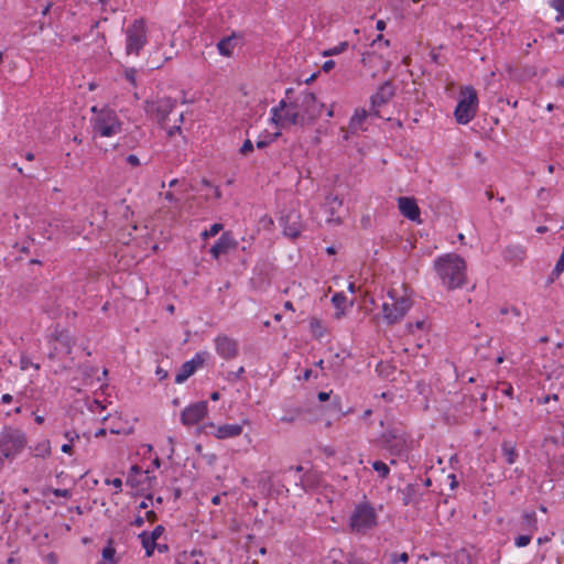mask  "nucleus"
Returning <instances> with one entry per match:
<instances>
[{"label": "nucleus", "mask_w": 564, "mask_h": 564, "mask_svg": "<svg viewBox=\"0 0 564 564\" xmlns=\"http://www.w3.org/2000/svg\"><path fill=\"white\" fill-rule=\"evenodd\" d=\"M34 456L45 458L51 455L50 441L44 440L33 448Z\"/></svg>", "instance_id": "nucleus-24"}, {"label": "nucleus", "mask_w": 564, "mask_h": 564, "mask_svg": "<svg viewBox=\"0 0 564 564\" xmlns=\"http://www.w3.org/2000/svg\"><path fill=\"white\" fill-rule=\"evenodd\" d=\"M501 449H502L503 456L506 457V462L509 465L514 464L516 459L518 457L514 446L510 442H503L501 445Z\"/></svg>", "instance_id": "nucleus-22"}, {"label": "nucleus", "mask_w": 564, "mask_h": 564, "mask_svg": "<svg viewBox=\"0 0 564 564\" xmlns=\"http://www.w3.org/2000/svg\"><path fill=\"white\" fill-rule=\"evenodd\" d=\"M106 484H111L115 486L118 490H121L122 487V480L120 478H113L112 480L106 479Z\"/></svg>", "instance_id": "nucleus-41"}, {"label": "nucleus", "mask_w": 564, "mask_h": 564, "mask_svg": "<svg viewBox=\"0 0 564 564\" xmlns=\"http://www.w3.org/2000/svg\"><path fill=\"white\" fill-rule=\"evenodd\" d=\"M73 449V443H67L62 446V452L66 454H70Z\"/></svg>", "instance_id": "nucleus-46"}, {"label": "nucleus", "mask_w": 564, "mask_h": 564, "mask_svg": "<svg viewBox=\"0 0 564 564\" xmlns=\"http://www.w3.org/2000/svg\"><path fill=\"white\" fill-rule=\"evenodd\" d=\"M207 414V402L200 401L185 408L181 415L184 425L191 426L199 423Z\"/></svg>", "instance_id": "nucleus-11"}, {"label": "nucleus", "mask_w": 564, "mask_h": 564, "mask_svg": "<svg viewBox=\"0 0 564 564\" xmlns=\"http://www.w3.org/2000/svg\"><path fill=\"white\" fill-rule=\"evenodd\" d=\"M550 541V538L549 536H544V538H539L538 539V544H543V543H546Z\"/></svg>", "instance_id": "nucleus-62"}, {"label": "nucleus", "mask_w": 564, "mask_h": 564, "mask_svg": "<svg viewBox=\"0 0 564 564\" xmlns=\"http://www.w3.org/2000/svg\"><path fill=\"white\" fill-rule=\"evenodd\" d=\"M241 433L242 426L240 424H224L218 426L215 435L217 438L224 440L239 436Z\"/></svg>", "instance_id": "nucleus-18"}, {"label": "nucleus", "mask_w": 564, "mask_h": 564, "mask_svg": "<svg viewBox=\"0 0 564 564\" xmlns=\"http://www.w3.org/2000/svg\"><path fill=\"white\" fill-rule=\"evenodd\" d=\"M536 231H538V232H540V234H544V232H546V231H547V227H545V226H540V227H538V228H536Z\"/></svg>", "instance_id": "nucleus-63"}, {"label": "nucleus", "mask_w": 564, "mask_h": 564, "mask_svg": "<svg viewBox=\"0 0 564 564\" xmlns=\"http://www.w3.org/2000/svg\"><path fill=\"white\" fill-rule=\"evenodd\" d=\"M223 229V225L221 224H214L212 225V227L209 228V230L205 231L203 235L204 237H214L216 236L220 230Z\"/></svg>", "instance_id": "nucleus-36"}, {"label": "nucleus", "mask_w": 564, "mask_h": 564, "mask_svg": "<svg viewBox=\"0 0 564 564\" xmlns=\"http://www.w3.org/2000/svg\"><path fill=\"white\" fill-rule=\"evenodd\" d=\"M143 523H144V520H143V518H142V517H137V518H135V520H134V524H135L137 527H142V525H143Z\"/></svg>", "instance_id": "nucleus-60"}, {"label": "nucleus", "mask_w": 564, "mask_h": 564, "mask_svg": "<svg viewBox=\"0 0 564 564\" xmlns=\"http://www.w3.org/2000/svg\"><path fill=\"white\" fill-rule=\"evenodd\" d=\"M271 121L275 126L284 127L285 124H293L304 127L296 101L288 104L282 99L276 107L271 109Z\"/></svg>", "instance_id": "nucleus-10"}, {"label": "nucleus", "mask_w": 564, "mask_h": 564, "mask_svg": "<svg viewBox=\"0 0 564 564\" xmlns=\"http://www.w3.org/2000/svg\"><path fill=\"white\" fill-rule=\"evenodd\" d=\"M341 199H339V197L336 195H328L326 197V205L329 207L332 212H334L336 207L341 206Z\"/></svg>", "instance_id": "nucleus-29"}, {"label": "nucleus", "mask_w": 564, "mask_h": 564, "mask_svg": "<svg viewBox=\"0 0 564 564\" xmlns=\"http://www.w3.org/2000/svg\"><path fill=\"white\" fill-rule=\"evenodd\" d=\"M372 468L379 474V477L382 479H386L390 474L389 466L381 460L373 462Z\"/></svg>", "instance_id": "nucleus-25"}, {"label": "nucleus", "mask_w": 564, "mask_h": 564, "mask_svg": "<svg viewBox=\"0 0 564 564\" xmlns=\"http://www.w3.org/2000/svg\"><path fill=\"white\" fill-rule=\"evenodd\" d=\"M53 495L58 498H70L72 494L68 489L56 488L53 489Z\"/></svg>", "instance_id": "nucleus-38"}, {"label": "nucleus", "mask_w": 564, "mask_h": 564, "mask_svg": "<svg viewBox=\"0 0 564 564\" xmlns=\"http://www.w3.org/2000/svg\"><path fill=\"white\" fill-rule=\"evenodd\" d=\"M93 130L100 137L109 138L121 132V122L113 110L104 108L94 118Z\"/></svg>", "instance_id": "nucleus-6"}, {"label": "nucleus", "mask_w": 564, "mask_h": 564, "mask_svg": "<svg viewBox=\"0 0 564 564\" xmlns=\"http://www.w3.org/2000/svg\"><path fill=\"white\" fill-rule=\"evenodd\" d=\"M352 532L365 534L367 531L377 525V514L372 506L368 502L358 503L349 522Z\"/></svg>", "instance_id": "nucleus-5"}, {"label": "nucleus", "mask_w": 564, "mask_h": 564, "mask_svg": "<svg viewBox=\"0 0 564 564\" xmlns=\"http://www.w3.org/2000/svg\"><path fill=\"white\" fill-rule=\"evenodd\" d=\"M551 6L560 13V15L556 17V21L564 18V0H551Z\"/></svg>", "instance_id": "nucleus-30"}, {"label": "nucleus", "mask_w": 564, "mask_h": 564, "mask_svg": "<svg viewBox=\"0 0 564 564\" xmlns=\"http://www.w3.org/2000/svg\"><path fill=\"white\" fill-rule=\"evenodd\" d=\"M524 520L527 521L528 525L532 529H536V516L535 512H527L523 516Z\"/></svg>", "instance_id": "nucleus-34"}, {"label": "nucleus", "mask_w": 564, "mask_h": 564, "mask_svg": "<svg viewBox=\"0 0 564 564\" xmlns=\"http://www.w3.org/2000/svg\"><path fill=\"white\" fill-rule=\"evenodd\" d=\"M213 191H214V196H215V198H217V199H218V198H220V197H221V192H220V189H219V187H218V186H213Z\"/></svg>", "instance_id": "nucleus-55"}, {"label": "nucleus", "mask_w": 564, "mask_h": 564, "mask_svg": "<svg viewBox=\"0 0 564 564\" xmlns=\"http://www.w3.org/2000/svg\"><path fill=\"white\" fill-rule=\"evenodd\" d=\"M268 144H269V142H268V141L260 140V141H258V142H257V148H258V149H263V148H265Z\"/></svg>", "instance_id": "nucleus-58"}, {"label": "nucleus", "mask_w": 564, "mask_h": 564, "mask_svg": "<svg viewBox=\"0 0 564 564\" xmlns=\"http://www.w3.org/2000/svg\"><path fill=\"white\" fill-rule=\"evenodd\" d=\"M531 542L530 535H519L516 538L514 543L518 547H524Z\"/></svg>", "instance_id": "nucleus-35"}, {"label": "nucleus", "mask_w": 564, "mask_h": 564, "mask_svg": "<svg viewBox=\"0 0 564 564\" xmlns=\"http://www.w3.org/2000/svg\"><path fill=\"white\" fill-rule=\"evenodd\" d=\"M151 501H152V496L151 495L147 496V498L140 502L139 509H148Z\"/></svg>", "instance_id": "nucleus-43"}, {"label": "nucleus", "mask_w": 564, "mask_h": 564, "mask_svg": "<svg viewBox=\"0 0 564 564\" xmlns=\"http://www.w3.org/2000/svg\"><path fill=\"white\" fill-rule=\"evenodd\" d=\"M317 398L322 402L327 401L329 399V393L322 391L317 394Z\"/></svg>", "instance_id": "nucleus-48"}, {"label": "nucleus", "mask_w": 564, "mask_h": 564, "mask_svg": "<svg viewBox=\"0 0 564 564\" xmlns=\"http://www.w3.org/2000/svg\"><path fill=\"white\" fill-rule=\"evenodd\" d=\"M235 46H236L235 36H227V37L223 39L217 44L219 54H221L223 56H227V57L232 55Z\"/></svg>", "instance_id": "nucleus-21"}, {"label": "nucleus", "mask_w": 564, "mask_h": 564, "mask_svg": "<svg viewBox=\"0 0 564 564\" xmlns=\"http://www.w3.org/2000/svg\"><path fill=\"white\" fill-rule=\"evenodd\" d=\"M557 399H558L557 394L546 395L545 398H543V400L541 401V403L545 404V403H547L550 400H554V401H556Z\"/></svg>", "instance_id": "nucleus-52"}, {"label": "nucleus", "mask_w": 564, "mask_h": 564, "mask_svg": "<svg viewBox=\"0 0 564 564\" xmlns=\"http://www.w3.org/2000/svg\"><path fill=\"white\" fill-rule=\"evenodd\" d=\"M47 561L50 564H56L57 563V556L55 553H50L47 555Z\"/></svg>", "instance_id": "nucleus-51"}, {"label": "nucleus", "mask_w": 564, "mask_h": 564, "mask_svg": "<svg viewBox=\"0 0 564 564\" xmlns=\"http://www.w3.org/2000/svg\"><path fill=\"white\" fill-rule=\"evenodd\" d=\"M26 445L25 434L17 429H4L0 432V452L6 458H13Z\"/></svg>", "instance_id": "nucleus-8"}, {"label": "nucleus", "mask_w": 564, "mask_h": 564, "mask_svg": "<svg viewBox=\"0 0 564 564\" xmlns=\"http://www.w3.org/2000/svg\"><path fill=\"white\" fill-rule=\"evenodd\" d=\"M377 30L383 31L386 29V22L383 20H378L376 24Z\"/></svg>", "instance_id": "nucleus-54"}, {"label": "nucleus", "mask_w": 564, "mask_h": 564, "mask_svg": "<svg viewBox=\"0 0 564 564\" xmlns=\"http://www.w3.org/2000/svg\"><path fill=\"white\" fill-rule=\"evenodd\" d=\"M383 442L389 446V448L393 449L395 453L400 454L405 448V440L402 436H398L392 432L384 433L382 435Z\"/></svg>", "instance_id": "nucleus-19"}, {"label": "nucleus", "mask_w": 564, "mask_h": 564, "mask_svg": "<svg viewBox=\"0 0 564 564\" xmlns=\"http://www.w3.org/2000/svg\"><path fill=\"white\" fill-rule=\"evenodd\" d=\"M394 86L390 80H387L371 96V109L376 116H379L378 108L386 105L394 96Z\"/></svg>", "instance_id": "nucleus-12"}, {"label": "nucleus", "mask_w": 564, "mask_h": 564, "mask_svg": "<svg viewBox=\"0 0 564 564\" xmlns=\"http://www.w3.org/2000/svg\"><path fill=\"white\" fill-rule=\"evenodd\" d=\"M161 196H163V198L170 203H173V204H178L180 199L174 195L173 192H165V193H160Z\"/></svg>", "instance_id": "nucleus-39"}, {"label": "nucleus", "mask_w": 564, "mask_h": 564, "mask_svg": "<svg viewBox=\"0 0 564 564\" xmlns=\"http://www.w3.org/2000/svg\"><path fill=\"white\" fill-rule=\"evenodd\" d=\"M215 346L217 354L224 359H232L238 355L237 340L226 335L217 336L215 338Z\"/></svg>", "instance_id": "nucleus-13"}, {"label": "nucleus", "mask_w": 564, "mask_h": 564, "mask_svg": "<svg viewBox=\"0 0 564 564\" xmlns=\"http://www.w3.org/2000/svg\"><path fill=\"white\" fill-rule=\"evenodd\" d=\"M20 367L22 370H26L30 367H33L35 370L40 369L39 364H34L29 356L22 355L20 358Z\"/></svg>", "instance_id": "nucleus-27"}, {"label": "nucleus", "mask_w": 564, "mask_h": 564, "mask_svg": "<svg viewBox=\"0 0 564 564\" xmlns=\"http://www.w3.org/2000/svg\"><path fill=\"white\" fill-rule=\"evenodd\" d=\"M220 500H221L220 495H216V496H214V497L212 498V502H213V505H215V506H218V505L220 503Z\"/></svg>", "instance_id": "nucleus-56"}, {"label": "nucleus", "mask_w": 564, "mask_h": 564, "mask_svg": "<svg viewBox=\"0 0 564 564\" xmlns=\"http://www.w3.org/2000/svg\"><path fill=\"white\" fill-rule=\"evenodd\" d=\"M124 78L133 86H137V70L134 68H127L124 70Z\"/></svg>", "instance_id": "nucleus-32"}, {"label": "nucleus", "mask_w": 564, "mask_h": 564, "mask_svg": "<svg viewBox=\"0 0 564 564\" xmlns=\"http://www.w3.org/2000/svg\"><path fill=\"white\" fill-rule=\"evenodd\" d=\"M107 433L106 429H99L96 433H95V437H102L105 436Z\"/></svg>", "instance_id": "nucleus-57"}, {"label": "nucleus", "mask_w": 564, "mask_h": 564, "mask_svg": "<svg viewBox=\"0 0 564 564\" xmlns=\"http://www.w3.org/2000/svg\"><path fill=\"white\" fill-rule=\"evenodd\" d=\"M412 306L410 297L399 296L395 290L388 291V299L382 304V315L387 324L399 323Z\"/></svg>", "instance_id": "nucleus-3"}, {"label": "nucleus", "mask_w": 564, "mask_h": 564, "mask_svg": "<svg viewBox=\"0 0 564 564\" xmlns=\"http://www.w3.org/2000/svg\"><path fill=\"white\" fill-rule=\"evenodd\" d=\"M284 308L289 311H294L293 304L290 301L284 303Z\"/></svg>", "instance_id": "nucleus-61"}, {"label": "nucleus", "mask_w": 564, "mask_h": 564, "mask_svg": "<svg viewBox=\"0 0 564 564\" xmlns=\"http://www.w3.org/2000/svg\"><path fill=\"white\" fill-rule=\"evenodd\" d=\"M335 67V62L333 59H328L326 61L323 66H322V69L324 72H329L332 70L333 68Z\"/></svg>", "instance_id": "nucleus-42"}, {"label": "nucleus", "mask_w": 564, "mask_h": 564, "mask_svg": "<svg viewBox=\"0 0 564 564\" xmlns=\"http://www.w3.org/2000/svg\"><path fill=\"white\" fill-rule=\"evenodd\" d=\"M398 207L400 213L412 221L421 223L420 208L413 197L401 196L398 198Z\"/></svg>", "instance_id": "nucleus-14"}, {"label": "nucleus", "mask_w": 564, "mask_h": 564, "mask_svg": "<svg viewBox=\"0 0 564 564\" xmlns=\"http://www.w3.org/2000/svg\"><path fill=\"white\" fill-rule=\"evenodd\" d=\"M348 47V43L347 42H341L339 43L338 45L325 51L323 53L324 56H330V55H337V54H340L343 52H345Z\"/></svg>", "instance_id": "nucleus-26"}, {"label": "nucleus", "mask_w": 564, "mask_h": 564, "mask_svg": "<svg viewBox=\"0 0 564 564\" xmlns=\"http://www.w3.org/2000/svg\"><path fill=\"white\" fill-rule=\"evenodd\" d=\"M156 373L160 376V379L166 378V372L161 369H158Z\"/></svg>", "instance_id": "nucleus-64"}, {"label": "nucleus", "mask_w": 564, "mask_h": 564, "mask_svg": "<svg viewBox=\"0 0 564 564\" xmlns=\"http://www.w3.org/2000/svg\"><path fill=\"white\" fill-rule=\"evenodd\" d=\"M462 98L459 99L454 111L455 119L460 124L470 122L477 112L478 97L477 91L471 86H466L460 90Z\"/></svg>", "instance_id": "nucleus-4"}, {"label": "nucleus", "mask_w": 564, "mask_h": 564, "mask_svg": "<svg viewBox=\"0 0 564 564\" xmlns=\"http://www.w3.org/2000/svg\"><path fill=\"white\" fill-rule=\"evenodd\" d=\"M295 419H296V415H288L286 414L281 417V421L285 422V423H293L295 421Z\"/></svg>", "instance_id": "nucleus-45"}, {"label": "nucleus", "mask_w": 564, "mask_h": 564, "mask_svg": "<svg viewBox=\"0 0 564 564\" xmlns=\"http://www.w3.org/2000/svg\"><path fill=\"white\" fill-rule=\"evenodd\" d=\"M252 151H253V143L251 142V140L247 139L242 143L239 152H240V154L246 156V155L250 154Z\"/></svg>", "instance_id": "nucleus-33"}, {"label": "nucleus", "mask_w": 564, "mask_h": 564, "mask_svg": "<svg viewBox=\"0 0 564 564\" xmlns=\"http://www.w3.org/2000/svg\"><path fill=\"white\" fill-rule=\"evenodd\" d=\"M311 328L314 330L315 328L321 327V322L317 318H312L310 321Z\"/></svg>", "instance_id": "nucleus-49"}, {"label": "nucleus", "mask_w": 564, "mask_h": 564, "mask_svg": "<svg viewBox=\"0 0 564 564\" xmlns=\"http://www.w3.org/2000/svg\"><path fill=\"white\" fill-rule=\"evenodd\" d=\"M2 403L8 404L12 401V395L9 393H4L1 398Z\"/></svg>", "instance_id": "nucleus-53"}, {"label": "nucleus", "mask_w": 564, "mask_h": 564, "mask_svg": "<svg viewBox=\"0 0 564 564\" xmlns=\"http://www.w3.org/2000/svg\"><path fill=\"white\" fill-rule=\"evenodd\" d=\"M368 117V112L365 109H356L355 113L350 118L349 129L356 132L362 129V124Z\"/></svg>", "instance_id": "nucleus-20"}, {"label": "nucleus", "mask_w": 564, "mask_h": 564, "mask_svg": "<svg viewBox=\"0 0 564 564\" xmlns=\"http://www.w3.org/2000/svg\"><path fill=\"white\" fill-rule=\"evenodd\" d=\"M51 8H52V3H51V2H48V3L44 7V9L42 10V15H46V14H48V12H50Z\"/></svg>", "instance_id": "nucleus-59"}, {"label": "nucleus", "mask_w": 564, "mask_h": 564, "mask_svg": "<svg viewBox=\"0 0 564 564\" xmlns=\"http://www.w3.org/2000/svg\"><path fill=\"white\" fill-rule=\"evenodd\" d=\"M236 242L232 237L225 232L220 236L217 242L210 248L209 252L215 259H218L219 256L227 253L230 249L235 248Z\"/></svg>", "instance_id": "nucleus-17"}, {"label": "nucleus", "mask_w": 564, "mask_h": 564, "mask_svg": "<svg viewBox=\"0 0 564 564\" xmlns=\"http://www.w3.org/2000/svg\"><path fill=\"white\" fill-rule=\"evenodd\" d=\"M442 284L448 290L462 288L466 283V262L456 253H446L434 261Z\"/></svg>", "instance_id": "nucleus-1"}, {"label": "nucleus", "mask_w": 564, "mask_h": 564, "mask_svg": "<svg viewBox=\"0 0 564 564\" xmlns=\"http://www.w3.org/2000/svg\"><path fill=\"white\" fill-rule=\"evenodd\" d=\"M361 62L365 67L369 68L372 77L377 76L379 69L386 70L388 68V62L375 53L362 54Z\"/></svg>", "instance_id": "nucleus-16"}, {"label": "nucleus", "mask_w": 564, "mask_h": 564, "mask_svg": "<svg viewBox=\"0 0 564 564\" xmlns=\"http://www.w3.org/2000/svg\"><path fill=\"white\" fill-rule=\"evenodd\" d=\"M147 516V519L150 521V522H153L156 520V514L154 511L150 510V511H147L145 513Z\"/></svg>", "instance_id": "nucleus-50"}, {"label": "nucleus", "mask_w": 564, "mask_h": 564, "mask_svg": "<svg viewBox=\"0 0 564 564\" xmlns=\"http://www.w3.org/2000/svg\"><path fill=\"white\" fill-rule=\"evenodd\" d=\"M204 364V358L197 354L192 360L184 362L175 376L176 383H183L186 381L197 369V367Z\"/></svg>", "instance_id": "nucleus-15"}, {"label": "nucleus", "mask_w": 564, "mask_h": 564, "mask_svg": "<svg viewBox=\"0 0 564 564\" xmlns=\"http://www.w3.org/2000/svg\"><path fill=\"white\" fill-rule=\"evenodd\" d=\"M409 561V555L406 552H402L400 554L392 553L390 555V564H399L400 562L405 564Z\"/></svg>", "instance_id": "nucleus-28"}, {"label": "nucleus", "mask_w": 564, "mask_h": 564, "mask_svg": "<svg viewBox=\"0 0 564 564\" xmlns=\"http://www.w3.org/2000/svg\"><path fill=\"white\" fill-rule=\"evenodd\" d=\"M332 302L337 308H341L346 304V296L343 293H336L333 295Z\"/></svg>", "instance_id": "nucleus-31"}, {"label": "nucleus", "mask_w": 564, "mask_h": 564, "mask_svg": "<svg viewBox=\"0 0 564 564\" xmlns=\"http://www.w3.org/2000/svg\"><path fill=\"white\" fill-rule=\"evenodd\" d=\"M176 107V100L170 97L156 98L147 102V112L154 117L155 120L167 130L170 137L174 135L175 132H181V124L183 122V113H178L175 124L170 127L167 124V117Z\"/></svg>", "instance_id": "nucleus-2"}, {"label": "nucleus", "mask_w": 564, "mask_h": 564, "mask_svg": "<svg viewBox=\"0 0 564 564\" xmlns=\"http://www.w3.org/2000/svg\"><path fill=\"white\" fill-rule=\"evenodd\" d=\"M295 101L304 126L321 117L324 105L317 101L312 91H302Z\"/></svg>", "instance_id": "nucleus-9"}, {"label": "nucleus", "mask_w": 564, "mask_h": 564, "mask_svg": "<svg viewBox=\"0 0 564 564\" xmlns=\"http://www.w3.org/2000/svg\"><path fill=\"white\" fill-rule=\"evenodd\" d=\"M126 161L128 164H130L132 166H139L141 164L139 158L135 154H129L126 158Z\"/></svg>", "instance_id": "nucleus-40"}, {"label": "nucleus", "mask_w": 564, "mask_h": 564, "mask_svg": "<svg viewBox=\"0 0 564 564\" xmlns=\"http://www.w3.org/2000/svg\"><path fill=\"white\" fill-rule=\"evenodd\" d=\"M64 436L68 440L69 443H74L75 440L79 438V435L73 432H66Z\"/></svg>", "instance_id": "nucleus-44"}, {"label": "nucleus", "mask_w": 564, "mask_h": 564, "mask_svg": "<svg viewBox=\"0 0 564 564\" xmlns=\"http://www.w3.org/2000/svg\"><path fill=\"white\" fill-rule=\"evenodd\" d=\"M139 538L141 540V544L142 546L144 547L145 550V555L148 557L152 556L153 553H154V549L156 546V542L155 541H152V540H149V533L148 532H142L139 534Z\"/></svg>", "instance_id": "nucleus-23"}, {"label": "nucleus", "mask_w": 564, "mask_h": 564, "mask_svg": "<svg viewBox=\"0 0 564 564\" xmlns=\"http://www.w3.org/2000/svg\"><path fill=\"white\" fill-rule=\"evenodd\" d=\"M163 532H164V528L162 525H156L154 528V530L149 534V540L156 542Z\"/></svg>", "instance_id": "nucleus-37"}, {"label": "nucleus", "mask_w": 564, "mask_h": 564, "mask_svg": "<svg viewBox=\"0 0 564 564\" xmlns=\"http://www.w3.org/2000/svg\"><path fill=\"white\" fill-rule=\"evenodd\" d=\"M142 473V469L141 467H139L138 465H132L131 468H130V476L131 475H139Z\"/></svg>", "instance_id": "nucleus-47"}, {"label": "nucleus", "mask_w": 564, "mask_h": 564, "mask_svg": "<svg viewBox=\"0 0 564 564\" xmlns=\"http://www.w3.org/2000/svg\"><path fill=\"white\" fill-rule=\"evenodd\" d=\"M147 25L144 19L134 20L126 30V53L138 56L147 44Z\"/></svg>", "instance_id": "nucleus-7"}]
</instances>
